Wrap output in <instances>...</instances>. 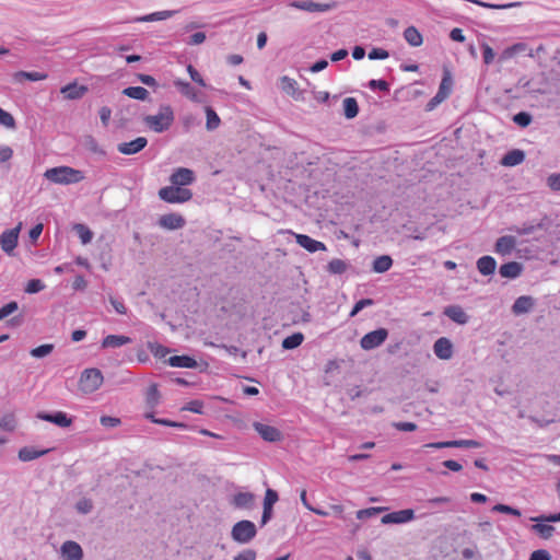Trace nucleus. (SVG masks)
I'll return each instance as SVG.
<instances>
[{
    "label": "nucleus",
    "instance_id": "nucleus-18",
    "mask_svg": "<svg viewBox=\"0 0 560 560\" xmlns=\"http://www.w3.org/2000/svg\"><path fill=\"white\" fill-rule=\"evenodd\" d=\"M293 235L295 236L296 243L301 247L306 249L308 253H316V252H319V250H326V245L323 242H320V241L314 240V238H312L311 236H308L306 234H295V233H293Z\"/></svg>",
    "mask_w": 560,
    "mask_h": 560
},
{
    "label": "nucleus",
    "instance_id": "nucleus-33",
    "mask_svg": "<svg viewBox=\"0 0 560 560\" xmlns=\"http://www.w3.org/2000/svg\"><path fill=\"white\" fill-rule=\"evenodd\" d=\"M254 499L255 497L252 492H238L233 497V504L238 509H250Z\"/></svg>",
    "mask_w": 560,
    "mask_h": 560
},
{
    "label": "nucleus",
    "instance_id": "nucleus-64",
    "mask_svg": "<svg viewBox=\"0 0 560 560\" xmlns=\"http://www.w3.org/2000/svg\"><path fill=\"white\" fill-rule=\"evenodd\" d=\"M257 552L254 549H244L238 552L233 560H256Z\"/></svg>",
    "mask_w": 560,
    "mask_h": 560
},
{
    "label": "nucleus",
    "instance_id": "nucleus-25",
    "mask_svg": "<svg viewBox=\"0 0 560 560\" xmlns=\"http://www.w3.org/2000/svg\"><path fill=\"white\" fill-rule=\"evenodd\" d=\"M88 92V88L85 85H80L75 82L69 83L61 88V93L68 100H80Z\"/></svg>",
    "mask_w": 560,
    "mask_h": 560
},
{
    "label": "nucleus",
    "instance_id": "nucleus-46",
    "mask_svg": "<svg viewBox=\"0 0 560 560\" xmlns=\"http://www.w3.org/2000/svg\"><path fill=\"white\" fill-rule=\"evenodd\" d=\"M73 230L77 232L79 238L81 240V243L82 244H89L92 238H93V233L92 231L85 225V224H82V223H77L74 226H73Z\"/></svg>",
    "mask_w": 560,
    "mask_h": 560
},
{
    "label": "nucleus",
    "instance_id": "nucleus-23",
    "mask_svg": "<svg viewBox=\"0 0 560 560\" xmlns=\"http://www.w3.org/2000/svg\"><path fill=\"white\" fill-rule=\"evenodd\" d=\"M523 265L517 261H509L500 266L499 273L502 278L516 279L523 272Z\"/></svg>",
    "mask_w": 560,
    "mask_h": 560
},
{
    "label": "nucleus",
    "instance_id": "nucleus-10",
    "mask_svg": "<svg viewBox=\"0 0 560 560\" xmlns=\"http://www.w3.org/2000/svg\"><path fill=\"white\" fill-rule=\"evenodd\" d=\"M288 5L306 12H327L334 7L331 3H319L311 0H294Z\"/></svg>",
    "mask_w": 560,
    "mask_h": 560
},
{
    "label": "nucleus",
    "instance_id": "nucleus-56",
    "mask_svg": "<svg viewBox=\"0 0 560 560\" xmlns=\"http://www.w3.org/2000/svg\"><path fill=\"white\" fill-rule=\"evenodd\" d=\"M0 125L7 127V128H15V119L14 117L7 110L2 109L0 107Z\"/></svg>",
    "mask_w": 560,
    "mask_h": 560
},
{
    "label": "nucleus",
    "instance_id": "nucleus-45",
    "mask_svg": "<svg viewBox=\"0 0 560 560\" xmlns=\"http://www.w3.org/2000/svg\"><path fill=\"white\" fill-rule=\"evenodd\" d=\"M160 392L156 384H151L148 388L145 402L151 409L155 408L160 404Z\"/></svg>",
    "mask_w": 560,
    "mask_h": 560
},
{
    "label": "nucleus",
    "instance_id": "nucleus-17",
    "mask_svg": "<svg viewBox=\"0 0 560 560\" xmlns=\"http://www.w3.org/2000/svg\"><path fill=\"white\" fill-rule=\"evenodd\" d=\"M434 354L441 360H450L453 357V343L446 337H441L433 345Z\"/></svg>",
    "mask_w": 560,
    "mask_h": 560
},
{
    "label": "nucleus",
    "instance_id": "nucleus-40",
    "mask_svg": "<svg viewBox=\"0 0 560 560\" xmlns=\"http://www.w3.org/2000/svg\"><path fill=\"white\" fill-rule=\"evenodd\" d=\"M532 530L537 533L541 538L548 539L553 535L556 528L552 525L547 524V522H535L532 526Z\"/></svg>",
    "mask_w": 560,
    "mask_h": 560
},
{
    "label": "nucleus",
    "instance_id": "nucleus-11",
    "mask_svg": "<svg viewBox=\"0 0 560 560\" xmlns=\"http://www.w3.org/2000/svg\"><path fill=\"white\" fill-rule=\"evenodd\" d=\"M195 179H196V176H195L194 171H191L190 168H186V167L176 168L170 177V182L173 185L179 186V187L191 185L195 182Z\"/></svg>",
    "mask_w": 560,
    "mask_h": 560
},
{
    "label": "nucleus",
    "instance_id": "nucleus-4",
    "mask_svg": "<svg viewBox=\"0 0 560 560\" xmlns=\"http://www.w3.org/2000/svg\"><path fill=\"white\" fill-rule=\"evenodd\" d=\"M257 535L256 525L248 520L236 522L231 530L232 539L237 544H248Z\"/></svg>",
    "mask_w": 560,
    "mask_h": 560
},
{
    "label": "nucleus",
    "instance_id": "nucleus-58",
    "mask_svg": "<svg viewBox=\"0 0 560 560\" xmlns=\"http://www.w3.org/2000/svg\"><path fill=\"white\" fill-rule=\"evenodd\" d=\"M383 510H384V508H374V506L368 508V509H362V510H359L357 512V518L358 520L370 518V517L375 516L376 514H378Z\"/></svg>",
    "mask_w": 560,
    "mask_h": 560
},
{
    "label": "nucleus",
    "instance_id": "nucleus-39",
    "mask_svg": "<svg viewBox=\"0 0 560 560\" xmlns=\"http://www.w3.org/2000/svg\"><path fill=\"white\" fill-rule=\"evenodd\" d=\"M304 335L302 332H294L282 340V348L284 350H293L302 345Z\"/></svg>",
    "mask_w": 560,
    "mask_h": 560
},
{
    "label": "nucleus",
    "instance_id": "nucleus-3",
    "mask_svg": "<svg viewBox=\"0 0 560 560\" xmlns=\"http://www.w3.org/2000/svg\"><path fill=\"white\" fill-rule=\"evenodd\" d=\"M103 382L104 376L100 369H84L80 374L79 389L85 395L93 394L102 386Z\"/></svg>",
    "mask_w": 560,
    "mask_h": 560
},
{
    "label": "nucleus",
    "instance_id": "nucleus-51",
    "mask_svg": "<svg viewBox=\"0 0 560 560\" xmlns=\"http://www.w3.org/2000/svg\"><path fill=\"white\" fill-rule=\"evenodd\" d=\"M45 289V283L40 279H31L26 285L24 291L27 294H36Z\"/></svg>",
    "mask_w": 560,
    "mask_h": 560
},
{
    "label": "nucleus",
    "instance_id": "nucleus-32",
    "mask_svg": "<svg viewBox=\"0 0 560 560\" xmlns=\"http://www.w3.org/2000/svg\"><path fill=\"white\" fill-rule=\"evenodd\" d=\"M404 38L412 47H419L423 43L421 33L415 26H408L404 31Z\"/></svg>",
    "mask_w": 560,
    "mask_h": 560
},
{
    "label": "nucleus",
    "instance_id": "nucleus-61",
    "mask_svg": "<svg viewBox=\"0 0 560 560\" xmlns=\"http://www.w3.org/2000/svg\"><path fill=\"white\" fill-rule=\"evenodd\" d=\"M187 72H188L190 79L195 83H197L198 85H200L202 88L206 86V82H205L203 78L201 77V74L198 72V70L192 65L187 66Z\"/></svg>",
    "mask_w": 560,
    "mask_h": 560
},
{
    "label": "nucleus",
    "instance_id": "nucleus-14",
    "mask_svg": "<svg viewBox=\"0 0 560 560\" xmlns=\"http://www.w3.org/2000/svg\"><path fill=\"white\" fill-rule=\"evenodd\" d=\"M148 144L145 137H138L129 142H121L117 145V150L125 155H132L142 151Z\"/></svg>",
    "mask_w": 560,
    "mask_h": 560
},
{
    "label": "nucleus",
    "instance_id": "nucleus-2",
    "mask_svg": "<svg viewBox=\"0 0 560 560\" xmlns=\"http://www.w3.org/2000/svg\"><path fill=\"white\" fill-rule=\"evenodd\" d=\"M46 179L55 184L70 185L84 179V174L80 170L70 166H56L46 170L44 173Z\"/></svg>",
    "mask_w": 560,
    "mask_h": 560
},
{
    "label": "nucleus",
    "instance_id": "nucleus-53",
    "mask_svg": "<svg viewBox=\"0 0 560 560\" xmlns=\"http://www.w3.org/2000/svg\"><path fill=\"white\" fill-rule=\"evenodd\" d=\"M492 512L504 513L516 517L521 516V511L508 504L498 503L492 508Z\"/></svg>",
    "mask_w": 560,
    "mask_h": 560
},
{
    "label": "nucleus",
    "instance_id": "nucleus-19",
    "mask_svg": "<svg viewBox=\"0 0 560 560\" xmlns=\"http://www.w3.org/2000/svg\"><path fill=\"white\" fill-rule=\"evenodd\" d=\"M535 306V299L530 295L518 296L513 305L512 313L516 316L529 313Z\"/></svg>",
    "mask_w": 560,
    "mask_h": 560
},
{
    "label": "nucleus",
    "instance_id": "nucleus-35",
    "mask_svg": "<svg viewBox=\"0 0 560 560\" xmlns=\"http://www.w3.org/2000/svg\"><path fill=\"white\" fill-rule=\"evenodd\" d=\"M343 115L347 119H352L359 114V104L354 97H346L342 102Z\"/></svg>",
    "mask_w": 560,
    "mask_h": 560
},
{
    "label": "nucleus",
    "instance_id": "nucleus-6",
    "mask_svg": "<svg viewBox=\"0 0 560 560\" xmlns=\"http://www.w3.org/2000/svg\"><path fill=\"white\" fill-rule=\"evenodd\" d=\"M388 338V330L386 328H377L373 331L365 334L361 340L360 346L363 350L370 351L382 346Z\"/></svg>",
    "mask_w": 560,
    "mask_h": 560
},
{
    "label": "nucleus",
    "instance_id": "nucleus-37",
    "mask_svg": "<svg viewBox=\"0 0 560 560\" xmlns=\"http://www.w3.org/2000/svg\"><path fill=\"white\" fill-rule=\"evenodd\" d=\"M526 49V44L524 43H515L512 46L506 47L503 49L501 55L499 56L500 61H505L511 58H513L515 55L524 51Z\"/></svg>",
    "mask_w": 560,
    "mask_h": 560
},
{
    "label": "nucleus",
    "instance_id": "nucleus-49",
    "mask_svg": "<svg viewBox=\"0 0 560 560\" xmlns=\"http://www.w3.org/2000/svg\"><path fill=\"white\" fill-rule=\"evenodd\" d=\"M0 428L4 431H13L16 428V419L13 413H5L0 419Z\"/></svg>",
    "mask_w": 560,
    "mask_h": 560
},
{
    "label": "nucleus",
    "instance_id": "nucleus-41",
    "mask_svg": "<svg viewBox=\"0 0 560 560\" xmlns=\"http://www.w3.org/2000/svg\"><path fill=\"white\" fill-rule=\"evenodd\" d=\"M452 86H453L452 75H451L450 71L445 70L436 93H439L441 96H443L446 100L452 92Z\"/></svg>",
    "mask_w": 560,
    "mask_h": 560
},
{
    "label": "nucleus",
    "instance_id": "nucleus-12",
    "mask_svg": "<svg viewBox=\"0 0 560 560\" xmlns=\"http://www.w3.org/2000/svg\"><path fill=\"white\" fill-rule=\"evenodd\" d=\"M37 418L54 423L60 428H67L72 424V419L63 411L38 412Z\"/></svg>",
    "mask_w": 560,
    "mask_h": 560
},
{
    "label": "nucleus",
    "instance_id": "nucleus-62",
    "mask_svg": "<svg viewBox=\"0 0 560 560\" xmlns=\"http://www.w3.org/2000/svg\"><path fill=\"white\" fill-rule=\"evenodd\" d=\"M75 509L81 514H88L93 510V503L90 499H81L77 502Z\"/></svg>",
    "mask_w": 560,
    "mask_h": 560
},
{
    "label": "nucleus",
    "instance_id": "nucleus-5",
    "mask_svg": "<svg viewBox=\"0 0 560 560\" xmlns=\"http://www.w3.org/2000/svg\"><path fill=\"white\" fill-rule=\"evenodd\" d=\"M159 197L167 203H184L192 198L190 189L175 185L163 187L159 190Z\"/></svg>",
    "mask_w": 560,
    "mask_h": 560
},
{
    "label": "nucleus",
    "instance_id": "nucleus-44",
    "mask_svg": "<svg viewBox=\"0 0 560 560\" xmlns=\"http://www.w3.org/2000/svg\"><path fill=\"white\" fill-rule=\"evenodd\" d=\"M47 78V73L39 71H19L15 73V80L21 81L22 79H26L32 82H37L45 80Z\"/></svg>",
    "mask_w": 560,
    "mask_h": 560
},
{
    "label": "nucleus",
    "instance_id": "nucleus-43",
    "mask_svg": "<svg viewBox=\"0 0 560 560\" xmlns=\"http://www.w3.org/2000/svg\"><path fill=\"white\" fill-rule=\"evenodd\" d=\"M206 116H207L206 128L209 131L215 130L221 124V119H220L219 115L217 114V112L211 106H207L206 107Z\"/></svg>",
    "mask_w": 560,
    "mask_h": 560
},
{
    "label": "nucleus",
    "instance_id": "nucleus-24",
    "mask_svg": "<svg viewBox=\"0 0 560 560\" xmlns=\"http://www.w3.org/2000/svg\"><path fill=\"white\" fill-rule=\"evenodd\" d=\"M167 363L174 368L196 369L198 366L196 359L187 354L172 355L167 359Z\"/></svg>",
    "mask_w": 560,
    "mask_h": 560
},
{
    "label": "nucleus",
    "instance_id": "nucleus-59",
    "mask_svg": "<svg viewBox=\"0 0 560 560\" xmlns=\"http://www.w3.org/2000/svg\"><path fill=\"white\" fill-rule=\"evenodd\" d=\"M481 52H482V59L486 65H491L494 60V51L493 49L487 44H481Z\"/></svg>",
    "mask_w": 560,
    "mask_h": 560
},
{
    "label": "nucleus",
    "instance_id": "nucleus-60",
    "mask_svg": "<svg viewBox=\"0 0 560 560\" xmlns=\"http://www.w3.org/2000/svg\"><path fill=\"white\" fill-rule=\"evenodd\" d=\"M533 522H547V523H558L560 522V512L550 513V514H541L535 517H532Z\"/></svg>",
    "mask_w": 560,
    "mask_h": 560
},
{
    "label": "nucleus",
    "instance_id": "nucleus-31",
    "mask_svg": "<svg viewBox=\"0 0 560 560\" xmlns=\"http://www.w3.org/2000/svg\"><path fill=\"white\" fill-rule=\"evenodd\" d=\"M393 258L389 255H382L376 257L372 264V270L376 273H384L393 266Z\"/></svg>",
    "mask_w": 560,
    "mask_h": 560
},
{
    "label": "nucleus",
    "instance_id": "nucleus-42",
    "mask_svg": "<svg viewBox=\"0 0 560 560\" xmlns=\"http://www.w3.org/2000/svg\"><path fill=\"white\" fill-rule=\"evenodd\" d=\"M542 228V223L525 222L521 226H512L510 231L515 232L517 235H529Z\"/></svg>",
    "mask_w": 560,
    "mask_h": 560
},
{
    "label": "nucleus",
    "instance_id": "nucleus-21",
    "mask_svg": "<svg viewBox=\"0 0 560 560\" xmlns=\"http://www.w3.org/2000/svg\"><path fill=\"white\" fill-rule=\"evenodd\" d=\"M50 451L51 448L37 450L34 446H24L19 450L18 458L23 463H27L48 454Z\"/></svg>",
    "mask_w": 560,
    "mask_h": 560
},
{
    "label": "nucleus",
    "instance_id": "nucleus-50",
    "mask_svg": "<svg viewBox=\"0 0 560 560\" xmlns=\"http://www.w3.org/2000/svg\"><path fill=\"white\" fill-rule=\"evenodd\" d=\"M203 409H205V405L199 399L190 400L182 407V410L190 411V412L198 413V415H203L205 413Z\"/></svg>",
    "mask_w": 560,
    "mask_h": 560
},
{
    "label": "nucleus",
    "instance_id": "nucleus-52",
    "mask_svg": "<svg viewBox=\"0 0 560 560\" xmlns=\"http://www.w3.org/2000/svg\"><path fill=\"white\" fill-rule=\"evenodd\" d=\"M148 348L150 352L159 359L165 358V355L170 352V349L165 346L158 342H149Z\"/></svg>",
    "mask_w": 560,
    "mask_h": 560
},
{
    "label": "nucleus",
    "instance_id": "nucleus-57",
    "mask_svg": "<svg viewBox=\"0 0 560 560\" xmlns=\"http://www.w3.org/2000/svg\"><path fill=\"white\" fill-rule=\"evenodd\" d=\"M19 310V304L16 301H11L7 304H4L1 308H0V320L7 318L8 316H10L11 314H13L15 311Z\"/></svg>",
    "mask_w": 560,
    "mask_h": 560
},
{
    "label": "nucleus",
    "instance_id": "nucleus-48",
    "mask_svg": "<svg viewBox=\"0 0 560 560\" xmlns=\"http://www.w3.org/2000/svg\"><path fill=\"white\" fill-rule=\"evenodd\" d=\"M108 301L110 305L113 306L114 311L119 315H126L128 312V308L125 304V301L120 296L109 295Z\"/></svg>",
    "mask_w": 560,
    "mask_h": 560
},
{
    "label": "nucleus",
    "instance_id": "nucleus-36",
    "mask_svg": "<svg viewBox=\"0 0 560 560\" xmlns=\"http://www.w3.org/2000/svg\"><path fill=\"white\" fill-rule=\"evenodd\" d=\"M174 85L187 98L191 101H195L197 98L196 91L189 82L184 81L182 79H176L174 80Z\"/></svg>",
    "mask_w": 560,
    "mask_h": 560
},
{
    "label": "nucleus",
    "instance_id": "nucleus-13",
    "mask_svg": "<svg viewBox=\"0 0 560 560\" xmlns=\"http://www.w3.org/2000/svg\"><path fill=\"white\" fill-rule=\"evenodd\" d=\"M60 555L62 560H82V547L73 540H67L61 545Z\"/></svg>",
    "mask_w": 560,
    "mask_h": 560
},
{
    "label": "nucleus",
    "instance_id": "nucleus-30",
    "mask_svg": "<svg viewBox=\"0 0 560 560\" xmlns=\"http://www.w3.org/2000/svg\"><path fill=\"white\" fill-rule=\"evenodd\" d=\"M177 13L176 10H164V11H156L150 14H145L142 16L136 18L135 22H156V21H163L167 20L172 16H174Z\"/></svg>",
    "mask_w": 560,
    "mask_h": 560
},
{
    "label": "nucleus",
    "instance_id": "nucleus-54",
    "mask_svg": "<svg viewBox=\"0 0 560 560\" xmlns=\"http://www.w3.org/2000/svg\"><path fill=\"white\" fill-rule=\"evenodd\" d=\"M532 120L533 117L527 112H518L513 116V121L522 128L529 126Z\"/></svg>",
    "mask_w": 560,
    "mask_h": 560
},
{
    "label": "nucleus",
    "instance_id": "nucleus-20",
    "mask_svg": "<svg viewBox=\"0 0 560 560\" xmlns=\"http://www.w3.org/2000/svg\"><path fill=\"white\" fill-rule=\"evenodd\" d=\"M516 246V238L512 235H504L497 240L494 252L501 256L510 255Z\"/></svg>",
    "mask_w": 560,
    "mask_h": 560
},
{
    "label": "nucleus",
    "instance_id": "nucleus-16",
    "mask_svg": "<svg viewBox=\"0 0 560 560\" xmlns=\"http://www.w3.org/2000/svg\"><path fill=\"white\" fill-rule=\"evenodd\" d=\"M186 220L183 215L177 213L163 214L159 219V225L165 230H178L184 228Z\"/></svg>",
    "mask_w": 560,
    "mask_h": 560
},
{
    "label": "nucleus",
    "instance_id": "nucleus-63",
    "mask_svg": "<svg viewBox=\"0 0 560 560\" xmlns=\"http://www.w3.org/2000/svg\"><path fill=\"white\" fill-rule=\"evenodd\" d=\"M547 185L553 191H560V173L550 174L547 177Z\"/></svg>",
    "mask_w": 560,
    "mask_h": 560
},
{
    "label": "nucleus",
    "instance_id": "nucleus-34",
    "mask_svg": "<svg viewBox=\"0 0 560 560\" xmlns=\"http://www.w3.org/2000/svg\"><path fill=\"white\" fill-rule=\"evenodd\" d=\"M122 94L138 101H147L149 98V92L143 86L125 88Z\"/></svg>",
    "mask_w": 560,
    "mask_h": 560
},
{
    "label": "nucleus",
    "instance_id": "nucleus-26",
    "mask_svg": "<svg viewBox=\"0 0 560 560\" xmlns=\"http://www.w3.org/2000/svg\"><path fill=\"white\" fill-rule=\"evenodd\" d=\"M525 152L521 149L510 150L501 160L503 166L513 167L525 161Z\"/></svg>",
    "mask_w": 560,
    "mask_h": 560
},
{
    "label": "nucleus",
    "instance_id": "nucleus-55",
    "mask_svg": "<svg viewBox=\"0 0 560 560\" xmlns=\"http://www.w3.org/2000/svg\"><path fill=\"white\" fill-rule=\"evenodd\" d=\"M368 88L372 91L389 92V84L383 79H372L368 82Z\"/></svg>",
    "mask_w": 560,
    "mask_h": 560
},
{
    "label": "nucleus",
    "instance_id": "nucleus-22",
    "mask_svg": "<svg viewBox=\"0 0 560 560\" xmlns=\"http://www.w3.org/2000/svg\"><path fill=\"white\" fill-rule=\"evenodd\" d=\"M444 315L456 324L465 325L469 320V316L459 305H448L444 308Z\"/></svg>",
    "mask_w": 560,
    "mask_h": 560
},
{
    "label": "nucleus",
    "instance_id": "nucleus-9",
    "mask_svg": "<svg viewBox=\"0 0 560 560\" xmlns=\"http://www.w3.org/2000/svg\"><path fill=\"white\" fill-rule=\"evenodd\" d=\"M415 517L416 515L412 509H405L385 514L381 522L382 524H405L415 520Z\"/></svg>",
    "mask_w": 560,
    "mask_h": 560
},
{
    "label": "nucleus",
    "instance_id": "nucleus-27",
    "mask_svg": "<svg viewBox=\"0 0 560 560\" xmlns=\"http://www.w3.org/2000/svg\"><path fill=\"white\" fill-rule=\"evenodd\" d=\"M476 266L482 276H491L495 271L497 261L492 256L486 255L478 258Z\"/></svg>",
    "mask_w": 560,
    "mask_h": 560
},
{
    "label": "nucleus",
    "instance_id": "nucleus-1",
    "mask_svg": "<svg viewBox=\"0 0 560 560\" xmlns=\"http://www.w3.org/2000/svg\"><path fill=\"white\" fill-rule=\"evenodd\" d=\"M175 119L174 110L171 105L164 104L159 108L155 115H147L143 122L152 131L162 133L171 128Z\"/></svg>",
    "mask_w": 560,
    "mask_h": 560
},
{
    "label": "nucleus",
    "instance_id": "nucleus-28",
    "mask_svg": "<svg viewBox=\"0 0 560 560\" xmlns=\"http://www.w3.org/2000/svg\"><path fill=\"white\" fill-rule=\"evenodd\" d=\"M131 342V338L124 335H107L102 340V348H120Z\"/></svg>",
    "mask_w": 560,
    "mask_h": 560
},
{
    "label": "nucleus",
    "instance_id": "nucleus-7",
    "mask_svg": "<svg viewBox=\"0 0 560 560\" xmlns=\"http://www.w3.org/2000/svg\"><path fill=\"white\" fill-rule=\"evenodd\" d=\"M424 447L428 448H478L481 447V443L476 440H453V441H443V442H431L427 443Z\"/></svg>",
    "mask_w": 560,
    "mask_h": 560
},
{
    "label": "nucleus",
    "instance_id": "nucleus-38",
    "mask_svg": "<svg viewBox=\"0 0 560 560\" xmlns=\"http://www.w3.org/2000/svg\"><path fill=\"white\" fill-rule=\"evenodd\" d=\"M348 267L349 264L346 260L334 258L328 262L326 270L330 275H342L347 271Z\"/></svg>",
    "mask_w": 560,
    "mask_h": 560
},
{
    "label": "nucleus",
    "instance_id": "nucleus-15",
    "mask_svg": "<svg viewBox=\"0 0 560 560\" xmlns=\"http://www.w3.org/2000/svg\"><path fill=\"white\" fill-rule=\"evenodd\" d=\"M254 429L267 442H279L282 439L281 431L276 427L265 424L261 422H255Z\"/></svg>",
    "mask_w": 560,
    "mask_h": 560
},
{
    "label": "nucleus",
    "instance_id": "nucleus-8",
    "mask_svg": "<svg viewBox=\"0 0 560 560\" xmlns=\"http://www.w3.org/2000/svg\"><path fill=\"white\" fill-rule=\"evenodd\" d=\"M21 226H16L10 230H5L0 235V247L9 256L13 255L15 247L19 242V233Z\"/></svg>",
    "mask_w": 560,
    "mask_h": 560
},
{
    "label": "nucleus",
    "instance_id": "nucleus-29",
    "mask_svg": "<svg viewBox=\"0 0 560 560\" xmlns=\"http://www.w3.org/2000/svg\"><path fill=\"white\" fill-rule=\"evenodd\" d=\"M280 88L284 93L291 95L294 100L301 98V93L298 91V82L294 79L288 75H282L280 78Z\"/></svg>",
    "mask_w": 560,
    "mask_h": 560
},
{
    "label": "nucleus",
    "instance_id": "nucleus-47",
    "mask_svg": "<svg viewBox=\"0 0 560 560\" xmlns=\"http://www.w3.org/2000/svg\"><path fill=\"white\" fill-rule=\"evenodd\" d=\"M54 349H55V346L52 343H44V345H40L38 347L31 349L30 354L33 358L42 359V358L49 355L54 351Z\"/></svg>",
    "mask_w": 560,
    "mask_h": 560
}]
</instances>
